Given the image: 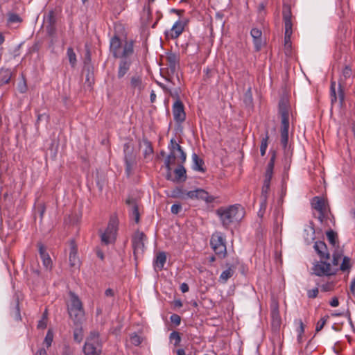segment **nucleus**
<instances>
[{
  "mask_svg": "<svg viewBox=\"0 0 355 355\" xmlns=\"http://www.w3.org/2000/svg\"><path fill=\"white\" fill-rule=\"evenodd\" d=\"M216 213L225 229H228L232 223L240 221L245 215L244 209L239 204L227 207H221L216 209Z\"/></svg>",
  "mask_w": 355,
  "mask_h": 355,
  "instance_id": "f03ea898",
  "label": "nucleus"
},
{
  "mask_svg": "<svg viewBox=\"0 0 355 355\" xmlns=\"http://www.w3.org/2000/svg\"><path fill=\"white\" fill-rule=\"evenodd\" d=\"M170 96L175 100V101H181L180 98V89L175 88L173 90H169L168 92Z\"/></svg>",
  "mask_w": 355,
  "mask_h": 355,
  "instance_id": "864d4df0",
  "label": "nucleus"
},
{
  "mask_svg": "<svg viewBox=\"0 0 355 355\" xmlns=\"http://www.w3.org/2000/svg\"><path fill=\"white\" fill-rule=\"evenodd\" d=\"M141 142L145 146V148L144 150V157L145 158H148L153 154L154 152L152 143L144 135L142 137Z\"/></svg>",
  "mask_w": 355,
  "mask_h": 355,
  "instance_id": "2f4dec72",
  "label": "nucleus"
},
{
  "mask_svg": "<svg viewBox=\"0 0 355 355\" xmlns=\"http://www.w3.org/2000/svg\"><path fill=\"white\" fill-rule=\"evenodd\" d=\"M329 304L333 307L338 306L339 305L338 299L336 297H334V298H332Z\"/></svg>",
  "mask_w": 355,
  "mask_h": 355,
  "instance_id": "774afa93",
  "label": "nucleus"
},
{
  "mask_svg": "<svg viewBox=\"0 0 355 355\" xmlns=\"http://www.w3.org/2000/svg\"><path fill=\"white\" fill-rule=\"evenodd\" d=\"M311 205L318 211L326 209L324 200L320 197L315 196L312 199Z\"/></svg>",
  "mask_w": 355,
  "mask_h": 355,
  "instance_id": "473e14b6",
  "label": "nucleus"
},
{
  "mask_svg": "<svg viewBox=\"0 0 355 355\" xmlns=\"http://www.w3.org/2000/svg\"><path fill=\"white\" fill-rule=\"evenodd\" d=\"M166 61L168 68L172 74H174L179 68L180 55L172 51L166 53Z\"/></svg>",
  "mask_w": 355,
  "mask_h": 355,
  "instance_id": "2eb2a0df",
  "label": "nucleus"
},
{
  "mask_svg": "<svg viewBox=\"0 0 355 355\" xmlns=\"http://www.w3.org/2000/svg\"><path fill=\"white\" fill-rule=\"evenodd\" d=\"M352 75V69L349 67L346 66L342 71V74L338 80V98H339V106L340 107L345 105V81Z\"/></svg>",
  "mask_w": 355,
  "mask_h": 355,
  "instance_id": "ddd939ff",
  "label": "nucleus"
},
{
  "mask_svg": "<svg viewBox=\"0 0 355 355\" xmlns=\"http://www.w3.org/2000/svg\"><path fill=\"white\" fill-rule=\"evenodd\" d=\"M44 23L47 25H55L56 24V16L54 11L51 10L48 12Z\"/></svg>",
  "mask_w": 355,
  "mask_h": 355,
  "instance_id": "79ce46f5",
  "label": "nucleus"
},
{
  "mask_svg": "<svg viewBox=\"0 0 355 355\" xmlns=\"http://www.w3.org/2000/svg\"><path fill=\"white\" fill-rule=\"evenodd\" d=\"M282 15L285 26L284 46L286 50L291 51V38L293 33V24L291 21L292 14L290 8H284Z\"/></svg>",
  "mask_w": 355,
  "mask_h": 355,
  "instance_id": "9d476101",
  "label": "nucleus"
},
{
  "mask_svg": "<svg viewBox=\"0 0 355 355\" xmlns=\"http://www.w3.org/2000/svg\"><path fill=\"white\" fill-rule=\"evenodd\" d=\"M193 168L195 171L205 172L204 161L196 153L192 155Z\"/></svg>",
  "mask_w": 355,
  "mask_h": 355,
  "instance_id": "7c9ffc66",
  "label": "nucleus"
},
{
  "mask_svg": "<svg viewBox=\"0 0 355 355\" xmlns=\"http://www.w3.org/2000/svg\"><path fill=\"white\" fill-rule=\"evenodd\" d=\"M250 35L253 38V43L255 51L258 52L261 49L263 44L262 40V32L257 28H253L250 31Z\"/></svg>",
  "mask_w": 355,
  "mask_h": 355,
  "instance_id": "412c9836",
  "label": "nucleus"
},
{
  "mask_svg": "<svg viewBox=\"0 0 355 355\" xmlns=\"http://www.w3.org/2000/svg\"><path fill=\"white\" fill-rule=\"evenodd\" d=\"M269 139L268 131L266 130L265 137H262L260 145V153L263 157L266 155V149L268 147V142Z\"/></svg>",
  "mask_w": 355,
  "mask_h": 355,
  "instance_id": "58836bf2",
  "label": "nucleus"
},
{
  "mask_svg": "<svg viewBox=\"0 0 355 355\" xmlns=\"http://www.w3.org/2000/svg\"><path fill=\"white\" fill-rule=\"evenodd\" d=\"M334 285L332 283H327L322 286V290L324 292L329 291L332 289Z\"/></svg>",
  "mask_w": 355,
  "mask_h": 355,
  "instance_id": "0e129e2a",
  "label": "nucleus"
},
{
  "mask_svg": "<svg viewBox=\"0 0 355 355\" xmlns=\"http://www.w3.org/2000/svg\"><path fill=\"white\" fill-rule=\"evenodd\" d=\"M182 210V206L180 203L173 204L171 206V211L173 214H178Z\"/></svg>",
  "mask_w": 355,
  "mask_h": 355,
  "instance_id": "4d7b16f0",
  "label": "nucleus"
},
{
  "mask_svg": "<svg viewBox=\"0 0 355 355\" xmlns=\"http://www.w3.org/2000/svg\"><path fill=\"white\" fill-rule=\"evenodd\" d=\"M10 314L15 320H21V318L20 314L19 302L18 299H16L15 301L14 302Z\"/></svg>",
  "mask_w": 355,
  "mask_h": 355,
  "instance_id": "f704fd0d",
  "label": "nucleus"
},
{
  "mask_svg": "<svg viewBox=\"0 0 355 355\" xmlns=\"http://www.w3.org/2000/svg\"><path fill=\"white\" fill-rule=\"evenodd\" d=\"M91 52H90V49L87 47V46H86V50H85V57H84V60H83V64H84V66L83 67H87L88 65H92L91 64Z\"/></svg>",
  "mask_w": 355,
  "mask_h": 355,
  "instance_id": "49530a36",
  "label": "nucleus"
},
{
  "mask_svg": "<svg viewBox=\"0 0 355 355\" xmlns=\"http://www.w3.org/2000/svg\"><path fill=\"white\" fill-rule=\"evenodd\" d=\"M53 339V334L51 330L47 331L46 337L44 338V343L46 345L47 347H49L51 345Z\"/></svg>",
  "mask_w": 355,
  "mask_h": 355,
  "instance_id": "603ef678",
  "label": "nucleus"
},
{
  "mask_svg": "<svg viewBox=\"0 0 355 355\" xmlns=\"http://www.w3.org/2000/svg\"><path fill=\"white\" fill-rule=\"evenodd\" d=\"M130 85L131 89H132L133 92L137 91L139 94L141 93V92L144 88V85L142 83V79L139 76H134L131 77Z\"/></svg>",
  "mask_w": 355,
  "mask_h": 355,
  "instance_id": "b1692460",
  "label": "nucleus"
},
{
  "mask_svg": "<svg viewBox=\"0 0 355 355\" xmlns=\"http://www.w3.org/2000/svg\"><path fill=\"white\" fill-rule=\"evenodd\" d=\"M227 268L222 272L219 277V282L222 283H225L227 281L231 278L234 272H235V266L233 265L227 264Z\"/></svg>",
  "mask_w": 355,
  "mask_h": 355,
  "instance_id": "a878e982",
  "label": "nucleus"
},
{
  "mask_svg": "<svg viewBox=\"0 0 355 355\" xmlns=\"http://www.w3.org/2000/svg\"><path fill=\"white\" fill-rule=\"evenodd\" d=\"M69 261L71 266H76L79 263V259L77 254H69Z\"/></svg>",
  "mask_w": 355,
  "mask_h": 355,
  "instance_id": "6e6d98bb",
  "label": "nucleus"
},
{
  "mask_svg": "<svg viewBox=\"0 0 355 355\" xmlns=\"http://www.w3.org/2000/svg\"><path fill=\"white\" fill-rule=\"evenodd\" d=\"M46 327V320L44 319V318H42V320H40L38 322L37 324V328L38 329H45Z\"/></svg>",
  "mask_w": 355,
  "mask_h": 355,
  "instance_id": "e2e57ef3",
  "label": "nucleus"
},
{
  "mask_svg": "<svg viewBox=\"0 0 355 355\" xmlns=\"http://www.w3.org/2000/svg\"><path fill=\"white\" fill-rule=\"evenodd\" d=\"M243 102L248 107H252L253 103L251 87H249L244 94Z\"/></svg>",
  "mask_w": 355,
  "mask_h": 355,
  "instance_id": "a19ab883",
  "label": "nucleus"
},
{
  "mask_svg": "<svg viewBox=\"0 0 355 355\" xmlns=\"http://www.w3.org/2000/svg\"><path fill=\"white\" fill-rule=\"evenodd\" d=\"M70 302L67 305V311L70 318L75 324H81L85 318L83 303L78 296L73 292H69Z\"/></svg>",
  "mask_w": 355,
  "mask_h": 355,
  "instance_id": "39448f33",
  "label": "nucleus"
},
{
  "mask_svg": "<svg viewBox=\"0 0 355 355\" xmlns=\"http://www.w3.org/2000/svg\"><path fill=\"white\" fill-rule=\"evenodd\" d=\"M83 73L85 74V82L90 87L94 83V67L88 65L83 67Z\"/></svg>",
  "mask_w": 355,
  "mask_h": 355,
  "instance_id": "cd10ccee",
  "label": "nucleus"
},
{
  "mask_svg": "<svg viewBox=\"0 0 355 355\" xmlns=\"http://www.w3.org/2000/svg\"><path fill=\"white\" fill-rule=\"evenodd\" d=\"M210 245L215 254L220 259L227 255L225 239L221 232L214 233L210 239Z\"/></svg>",
  "mask_w": 355,
  "mask_h": 355,
  "instance_id": "0eeeda50",
  "label": "nucleus"
},
{
  "mask_svg": "<svg viewBox=\"0 0 355 355\" xmlns=\"http://www.w3.org/2000/svg\"><path fill=\"white\" fill-rule=\"evenodd\" d=\"M288 129H289V124H281V128H280L281 144L283 146L284 150H286L288 146Z\"/></svg>",
  "mask_w": 355,
  "mask_h": 355,
  "instance_id": "393cba45",
  "label": "nucleus"
},
{
  "mask_svg": "<svg viewBox=\"0 0 355 355\" xmlns=\"http://www.w3.org/2000/svg\"><path fill=\"white\" fill-rule=\"evenodd\" d=\"M270 159L268 163L266 173H265V178H272L273 175V169L275 166V162L276 159V151L272 150L270 152Z\"/></svg>",
  "mask_w": 355,
  "mask_h": 355,
  "instance_id": "bb28decb",
  "label": "nucleus"
},
{
  "mask_svg": "<svg viewBox=\"0 0 355 355\" xmlns=\"http://www.w3.org/2000/svg\"><path fill=\"white\" fill-rule=\"evenodd\" d=\"M121 59L119 64V69L117 72L118 78L121 79L128 73L129 71L132 61L130 56H124L119 58Z\"/></svg>",
  "mask_w": 355,
  "mask_h": 355,
  "instance_id": "a211bd4d",
  "label": "nucleus"
},
{
  "mask_svg": "<svg viewBox=\"0 0 355 355\" xmlns=\"http://www.w3.org/2000/svg\"><path fill=\"white\" fill-rule=\"evenodd\" d=\"M350 268V259L348 257H344L343 259V261L340 264V268H338V270H340L342 271H346L349 270Z\"/></svg>",
  "mask_w": 355,
  "mask_h": 355,
  "instance_id": "c03bdc74",
  "label": "nucleus"
},
{
  "mask_svg": "<svg viewBox=\"0 0 355 355\" xmlns=\"http://www.w3.org/2000/svg\"><path fill=\"white\" fill-rule=\"evenodd\" d=\"M318 294V288H315L313 289L308 291L307 295L309 298H315Z\"/></svg>",
  "mask_w": 355,
  "mask_h": 355,
  "instance_id": "bf43d9fd",
  "label": "nucleus"
},
{
  "mask_svg": "<svg viewBox=\"0 0 355 355\" xmlns=\"http://www.w3.org/2000/svg\"><path fill=\"white\" fill-rule=\"evenodd\" d=\"M178 163V164L177 167L173 171L175 178H187L186 169L184 167L183 164H182L181 162Z\"/></svg>",
  "mask_w": 355,
  "mask_h": 355,
  "instance_id": "ea45409f",
  "label": "nucleus"
},
{
  "mask_svg": "<svg viewBox=\"0 0 355 355\" xmlns=\"http://www.w3.org/2000/svg\"><path fill=\"white\" fill-rule=\"evenodd\" d=\"M103 343L100 338V334L97 331H92L86 338L83 347L85 355H101L102 353Z\"/></svg>",
  "mask_w": 355,
  "mask_h": 355,
  "instance_id": "423d86ee",
  "label": "nucleus"
},
{
  "mask_svg": "<svg viewBox=\"0 0 355 355\" xmlns=\"http://www.w3.org/2000/svg\"><path fill=\"white\" fill-rule=\"evenodd\" d=\"M67 55L71 67L74 68L77 63V59L76 55L72 47H69L67 49Z\"/></svg>",
  "mask_w": 355,
  "mask_h": 355,
  "instance_id": "e433bc0d",
  "label": "nucleus"
},
{
  "mask_svg": "<svg viewBox=\"0 0 355 355\" xmlns=\"http://www.w3.org/2000/svg\"><path fill=\"white\" fill-rule=\"evenodd\" d=\"M77 327L73 330V339L76 342L80 343L83 339V331L80 324H76Z\"/></svg>",
  "mask_w": 355,
  "mask_h": 355,
  "instance_id": "4c0bfd02",
  "label": "nucleus"
},
{
  "mask_svg": "<svg viewBox=\"0 0 355 355\" xmlns=\"http://www.w3.org/2000/svg\"><path fill=\"white\" fill-rule=\"evenodd\" d=\"M146 234L139 230L136 231L132 236V247L135 259H137L139 254H143L145 249Z\"/></svg>",
  "mask_w": 355,
  "mask_h": 355,
  "instance_id": "9b49d317",
  "label": "nucleus"
},
{
  "mask_svg": "<svg viewBox=\"0 0 355 355\" xmlns=\"http://www.w3.org/2000/svg\"><path fill=\"white\" fill-rule=\"evenodd\" d=\"M329 318V315H325L323 318H322L316 324L315 331L316 332H318L322 329L324 324H326L327 320Z\"/></svg>",
  "mask_w": 355,
  "mask_h": 355,
  "instance_id": "3c124183",
  "label": "nucleus"
},
{
  "mask_svg": "<svg viewBox=\"0 0 355 355\" xmlns=\"http://www.w3.org/2000/svg\"><path fill=\"white\" fill-rule=\"evenodd\" d=\"M313 248L318 255L320 257V260H328L330 258V254L328 251L327 246L324 241H316L314 243Z\"/></svg>",
  "mask_w": 355,
  "mask_h": 355,
  "instance_id": "6ab92c4d",
  "label": "nucleus"
},
{
  "mask_svg": "<svg viewBox=\"0 0 355 355\" xmlns=\"http://www.w3.org/2000/svg\"><path fill=\"white\" fill-rule=\"evenodd\" d=\"M22 21V19L20 16L16 13H9L8 17V23L14 24V23H21Z\"/></svg>",
  "mask_w": 355,
  "mask_h": 355,
  "instance_id": "a18cd8bd",
  "label": "nucleus"
},
{
  "mask_svg": "<svg viewBox=\"0 0 355 355\" xmlns=\"http://www.w3.org/2000/svg\"><path fill=\"white\" fill-rule=\"evenodd\" d=\"M124 159L125 162V171L127 175H130L132 171L137 164V155L134 150V146L130 142L123 145Z\"/></svg>",
  "mask_w": 355,
  "mask_h": 355,
  "instance_id": "1a4fd4ad",
  "label": "nucleus"
},
{
  "mask_svg": "<svg viewBox=\"0 0 355 355\" xmlns=\"http://www.w3.org/2000/svg\"><path fill=\"white\" fill-rule=\"evenodd\" d=\"M46 28L49 35H53L55 33V25H47L46 24Z\"/></svg>",
  "mask_w": 355,
  "mask_h": 355,
  "instance_id": "052dcab7",
  "label": "nucleus"
},
{
  "mask_svg": "<svg viewBox=\"0 0 355 355\" xmlns=\"http://www.w3.org/2000/svg\"><path fill=\"white\" fill-rule=\"evenodd\" d=\"M279 113L281 124H289V105L286 98H282L279 102Z\"/></svg>",
  "mask_w": 355,
  "mask_h": 355,
  "instance_id": "f3484780",
  "label": "nucleus"
},
{
  "mask_svg": "<svg viewBox=\"0 0 355 355\" xmlns=\"http://www.w3.org/2000/svg\"><path fill=\"white\" fill-rule=\"evenodd\" d=\"M330 98L331 106H334L338 102L339 103L338 89L336 90V83L333 80H331L330 85Z\"/></svg>",
  "mask_w": 355,
  "mask_h": 355,
  "instance_id": "c756f323",
  "label": "nucleus"
},
{
  "mask_svg": "<svg viewBox=\"0 0 355 355\" xmlns=\"http://www.w3.org/2000/svg\"><path fill=\"white\" fill-rule=\"evenodd\" d=\"M170 320H171V322L175 325H179L181 322L180 316L178 314H175V313L171 315Z\"/></svg>",
  "mask_w": 355,
  "mask_h": 355,
  "instance_id": "13d9d810",
  "label": "nucleus"
},
{
  "mask_svg": "<svg viewBox=\"0 0 355 355\" xmlns=\"http://www.w3.org/2000/svg\"><path fill=\"white\" fill-rule=\"evenodd\" d=\"M271 328L274 333H278L281 324L282 319L279 312V306L277 303H274L271 306Z\"/></svg>",
  "mask_w": 355,
  "mask_h": 355,
  "instance_id": "4468645a",
  "label": "nucleus"
},
{
  "mask_svg": "<svg viewBox=\"0 0 355 355\" xmlns=\"http://www.w3.org/2000/svg\"><path fill=\"white\" fill-rule=\"evenodd\" d=\"M125 203L130 207L131 215L134 218L135 223H139L140 220V214L139 212V207L137 200L135 198L129 197L125 200Z\"/></svg>",
  "mask_w": 355,
  "mask_h": 355,
  "instance_id": "4be33fe9",
  "label": "nucleus"
},
{
  "mask_svg": "<svg viewBox=\"0 0 355 355\" xmlns=\"http://www.w3.org/2000/svg\"><path fill=\"white\" fill-rule=\"evenodd\" d=\"M117 230V222L115 219H110L104 232L101 233V242L105 245L112 243L115 241Z\"/></svg>",
  "mask_w": 355,
  "mask_h": 355,
  "instance_id": "f8f14e48",
  "label": "nucleus"
},
{
  "mask_svg": "<svg viewBox=\"0 0 355 355\" xmlns=\"http://www.w3.org/2000/svg\"><path fill=\"white\" fill-rule=\"evenodd\" d=\"M38 209H39V212H40V218H42L43 217V215L46 211V207L44 205V204H39L38 205Z\"/></svg>",
  "mask_w": 355,
  "mask_h": 355,
  "instance_id": "69168bd1",
  "label": "nucleus"
},
{
  "mask_svg": "<svg viewBox=\"0 0 355 355\" xmlns=\"http://www.w3.org/2000/svg\"><path fill=\"white\" fill-rule=\"evenodd\" d=\"M11 76V73L8 70L5 71L3 73H1V84L5 85L9 83Z\"/></svg>",
  "mask_w": 355,
  "mask_h": 355,
  "instance_id": "09e8293b",
  "label": "nucleus"
},
{
  "mask_svg": "<svg viewBox=\"0 0 355 355\" xmlns=\"http://www.w3.org/2000/svg\"><path fill=\"white\" fill-rule=\"evenodd\" d=\"M168 196L173 198L180 200H201L207 203H212L215 202L216 197L211 196L203 189H196L194 190L188 191L184 188V185L176 186L170 191Z\"/></svg>",
  "mask_w": 355,
  "mask_h": 355,
  "instance_id": "f257e3e1",
  "label": "nucleus"
},
{
  "mask_svg": "<svg viewBox=\"0 0 355 355\" xmlns=\"http://www.w3.org/2000/svg\"><path fill=\"white\" fill-rule=\"evenodd\" d=\"M130 342L135 346H139L142 342V338L136 333L130 336Z\"/></svg>",
  "mask_w": 355,
  "mask_h": 355,
  "instance_id": "8fccbe9b",
  "label": "nucleus"
},
{
  "mask_svg": "<svg viewBox=\"0 0 355 355\" xmlns=\"http://www.w3.org/2000/svg\"><path fill=\"white\" fill-rule=\"evenodd\" d=\"M77 252L78 249L76 245L75 244L74 241H71L69 254H77Z\"/></svg>",
  "mask_w": 355,
  "mask_h": 355,
  "instance_id": "338daca9",
  "label": "nucleus"
},
{
  "mask_svg": "<svg viewBox=\"0 0 355 355\" xmlns=\"http://www.w3.org/2000/svg\"><path fill=\"white\" fill-rule=\"evenodd\" d=\"M173 114L174 120L177 123H182L186 119V114L184 112V107L181 101H175L173 105Z\"/></svg>",
  "mask_w": 355,
  "mask_h": 355,
  "instance_id": "dca6fc26",
  "label": "nucleus"
},
{
  "mask_svg": "<svg viewBox=\"0 0 355 355\" xmlns=\"http://www.w3.org/2000/svg\"><path fill=\"white\" fill-rule=\"evenodd\" d=\"M326 235L327 237V240L329 243L333 246V247H339L338 244V234L334 232L332 230H329L327 231Z\"/></svg>",
  "mask_w": 355,
  "mask_h": 355,
  "instance_id": "72a5a7b5",
  "label": "nucleus"
},
{
  "mask_svg": "<svg viewBox=\"0 0 355 355\" xmlns=\"http://www.w3.org/2000/svg\"><path fill=\"white\" fill-rule=\"evenodd\" d=\"M110 50L115 58L130 56L134 53L133 42L125 41L123 43L119 36L114 35L110 40Z\"/></svg>",
  "mask_w": 355,
  "mask_h": 355,
  "instance_id": "20e7f679",
  "label": "nucleus"
},
{
  "mask_svg": "<svg viewBox=\"0 0 355 355\" xmlns=\"http://www.w3.org/2000/svg\"><path fill=\"white\" fill-rule=\"evenodd\" d=\"M313 274L318 277H329L335 275L338 271V268L331 266L327 260L322 259L313 264L312 268Z\"/></svg>",
  "mask_w": 355,
  "mask_h": 355,
  "instance_id": "6e6552de",
  "label": "nucleus"
},
{
  "mask_svg": "<svg viewBox=\"0 0 355 355\" xmlns=\"http://www.w3.org/2000/svg\"><path fill=\"white\" fill-rule=\"evenodd\" d=\"M17 89L21 94H24L27 92L28 87L24 78L22 80V81L19 83Z\"/></svg>",
  "mask_w": 355,
  "mask_h": 355,
  "instance_id": "5fc2aeb1",
  "label": "nucleus"
},
{
  "mask_svg": "<svg viewBox=\"0 0 355 355\" xmlns=\"http://www.w3.org/2000/svg\"><path fill=\"white\" fill-rule=\"evenodd\" d=\"M169 338L171 340H175V343H174L175 346H178L181 342L180 334V333H178V331H173V332L171 333Z\"/></svg>",
  "mask_w": 355,
  "mask_h": 355,
  "instance_id": "de8ad7c7",
  "label": "nucleus"
},
{
  "mask_svg": "<svg viewBox=\"0 0 355 355\" xmlns=\"http://www.w3.org/2000/svg\"><path fill=\"white\" fill-rule=\"evenodd\" d=\"M184 28V25L183 22L178 21L173 25L169 32H166L165 33L167 37H171L172 39H176L183 32Z\"/></svg>",
  "mask_w": 355,
  "mask_h": 355,
  "instance_id": "5701e85b",
  "label": "nucleus"
},
{
  "mask_svg": "<svg viewBox=\"0 0 355 355\" xmlns=\"http://www.w3.org/2000/svg\"><path fill=\"white\" fill-rule=\"evenodd\" d=\"M166 261V255L164 252H160L156 255V258L154 260L155 268H158L159 270H162L164 266Z\"/></svg>",
  "mask_w": 355,
  "mask_h": 355,
  "instance_id": "c85d7f7f",
  "label": "nucleus"
},
{
  "mask_svg": "<svg viewBox=\"0 0 355 355\" xmlns=\"http://www.w3.org/2000/svg\"><path fill=\"white\" fill-rule=\"evenodd\" d=\"M270 187V179H265L263 184L262 186V189H261V196H260L261 199H264V197H265V200H268Z\"/></svg>",
  "mask_w": 355,
  "mask_h": 355,
  "instance_id": "c9c22d12",
  "label": "nucleus"
},
{
  "mask_svg": "<svg viewBox=\"0 0 355 355\" xmlns=\"http://www.w3.org/2000/svg\"><path fill=\"white\" fill-rule=\"evenodd\" d=\"M267 200H265V198L261 199L260 207L257 212V215L260 218H263V217L266 213V207H267Z\"/></svg>",
  "mask_w": 355,
  "mask_h": 355,
  "instance_id": "37998d69",
  "label": "nucleus"
},
{
  "mask_svg": "<svg viewBox=\"0 0 355 355\" xmlns=\"http://www.w3.org/2000/svg\"><path fill=\"white\" fill-rule=\"evenodd\" d=\"M319 216L318 219L320 221V223H323L324 218L327 217V210H322V211H318Z\"/></svg>",
  "mask_w": 355,
  "mask_h": 355,
  "instance_id": "680f3d73",
  "label": "nucleus"
},
{
  "mask_svg": "<svg viewBox=\"0 0 355 355\" xmlns=\"http://www.w3.org/2000/svg\"><path fill=\"white\" fill-rule=\"evenodd\" d=\"M37 246H38L40 257L42 260L43 266L47 270H51L52 268V265H53L52 260H51L49 254L46 252L45 246L41 243H39L37 244Z\"/></svg>",
  "mask_w": 355,
  "mask_h": 355,
  "instance_id": "aec40b11",
  "label": "nucleus"
},
{
  "mask_svg": "<svg viewBox=\"0 0 355 355\" xmlns=\"http://www.w3.org/2000/svg\"><path fill=\"white\" fill-rule=\"evenodd\" d=\"M168 148L169 153L164 160V166L167 173L166 178H171V166L174 165L175 162L184 164L187 159V154L175 138L171 139Z\"/></svg>",
  "mask_w": 355,
  "mask_h": 355,
  "instance_id": "7ed1b4c3",
  "label": "nucleus"
}]
</instances>
